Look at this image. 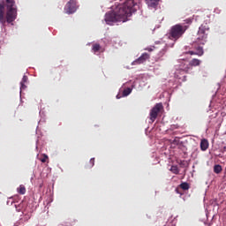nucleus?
Here are the masks:
<instances>
[{
    "mask_svg": "<svg viewBox=\"0 0 226 226\" xmlns=\"http://www.w3.org/2000/svg\"><path fill=\"white\" fill-rule=\"evenodd\" d=\"M182 190H190V185L186 182H184L180 185Z\"/></svg>",
    "mask_w": 226,
    "mask_h": 226,
    "instance_id": "nucleus-16",
    "label": "nucleus"
},
{
    "mask_svg": "<svg viewBox=\"0 0 226 226\" xmlns=\"http://www.w3.org/2000/svg\"><path fill=\"white\" fill-rule=\"evenodd\" d=\"M26 87H27L26 86V83L20 82V89H26Z\"/></svg>",
    "mask_w": 226,
    "mask_h": 226,
    "instance_id": "nucleus-21",
    "label": "nucleus"
},
{
    "mask_svg": "<svg viewBox=\"0 0 226 226\" xmlns=\"http://www.w3.org/2000/svg\"><path fill=\"white\" fill-rule=\"evenodd\" d=\"M92 50L94 52V54H96V52H100V50H102V46L98 43H94L92 46Z\"/></svg>",
    "mask_w": 226,
    "mask_h": 226,
    "instance_id": "nucleus-11",
    "label": "nucleus"
},
{
    "mask_svg": "<svg viewBox=\"0 0 226 226\" xmlns=\"http://www.w3.org/2000/svg\"><path fill=\"white\" fill-rule=\"evenodd\" d=\"M223 151H226V147H223Z\"/></svg>",
    "mask_w": 226,
    "mask_h": 226,
    "instance_id": "nucleus-25",
    "label": "nucleus"
},
{
    "mask_svg": "<svg viewBox=\"0 0 226 226\" xmlns=\"http://www.w3.org/2000/svg\"><path fill=\"white\" fill-rule=\"evenodd\" d=\"M132 94V88L127 87L123 91V96H128Z\"/></svg>",
    "mask_w": 226,
    "mask_h": 226,
    "instance_id": "nucleus-17",
    "label": "nucleus"
},
{
    "mask_svg": "<svg viewBox=\"0 0 226 226\" xmlns=\"http://www.w3.org/2000/svg\"><path fill=\"white\" fill-rule=\"evenodd\" d=\"M145 50H147L148 52H153L154 50V47L152 48H147Z\"/></svg>",
    "mask_w": 226,
    "mask_h": 226,
    "instance_id": "nucleus-22",
    "label": "nucleus"
},
{
    "mask_svg": "<svg viewBox=\"0 0 226 226\" xmlns=\"http://www.w3.org/2000/svg\"><path fill=\"white\" fill-rule=\"evenodd\" d=\"M27 80H28V78H27V76H23V78H22V80H21V83L22 84H26L27 83Z\"/></svg>",
    "mask_w": 226,
    "mask_h": 226,
    "instance_id": "nucleus-19",
    "label": "nucleus"
},
{
    "mask_svg": "<svg viewBox=\"0 0 226 226\" xmlns=\"http://www.w3.org/2000/svg\"><path fill=\"white\" fill-rule=\"evenodd\" d=\"M47 160H49V155L43 154L42 158H41L40 161L41 162V163H47Z\"/></svg>",
    "mask_w": 226,
    "mask_h": 226,
    "instance_id": "nucleus-18",
    "label": "nucleus"
},
{
    "mask_svg": "<svg viewBox=\"0 0 226 226\" xmlns=\"http://www.w3.org/2000/svg\"><path fill=\"white\" fill-rule=\"evenodd\" d=\"M17 191H18V193H19L20 195H25L26 194V186L19 185V187H18Z\"/></svg>",
    "mask_w": 226,
    "mask_h": 226,
    "instance_id": "nucleus-15",
    "label": "nucleus"
},
{
    "mask_svg": "<svg viewBox=\"0 0 226 226\" xmlns=\"http://www.w3.org/2000/svg\"><path fill=\"white\" fill-rule=\"evenodd\" d=\"M186 29H188L187 26H182L181 24H177L171 26L169 32L170 40H173L174 41L179 40L186 33Z\"/></svg>",
    "mask_w": 226,
    "mask_h": 226,
    "instance_id": "nucleus-4",
    "label": "nucleus"
},
{
    "mask_svg": "<svg viewBox=\"0 0 226 226\" xmlns=\"http://www.w3.org/2000/svg\"><path fill=\"white\" fill-rule=\"evenodd\" d=\"M222 165L216 164V165L214 166L215 174H220L222 172Z\"/></svg>",
    "mask_w": 226,
    "mask_h": 226,
    "instance_id": "nucleus-12",
    "label": "nucleus"
},
{
    "mask_svg": "<svg viewBox=\"0 0 226 226\" xmlns=\"http://www.w3.org/2000/svg\"><path fill=\"white\" fill-rule=\"evenodd\" d=\"M147 59H149V54L143 53L139 58L132 62V65L142 64L143 63H146Z\"/></svg>",
    "mask_w": 226,
    "mask_h": 226,
    "instance_id": "nucleus-7",
    "label": "nucleus"
},
{
    "mask_svg": "<svg viewBox=\"0 0 226 226\" xmlns=\"http://www.w3.org/2000/svg\"><path fill=\"white\" fill-rule=\"evenodd\" d=\"M64 11L68 15H72V13H75L77 11V3L74 0L69 1L64 6Z\"/></svg>",
    "mask_w": 226,
    "mask_h": 226,
    "instance_id": "nucleus-6",
    "label": "nucleus"
},
{
    "mask_svg": "<svg viewBox=\"0 0 226 226\" xmlns=\"http://www.w3.org/2000/svg\"><path fill=\"white\" fill-rule=\"evenodd\" d=\"M209 147V141L207 139H203L200 141V149L201 151H207V149Z\"/></svg>",
    "mask_w": 226,
    "mask_h": 226,
    "instance_id": "nucleus-9",
    "label": "nucleus"
},
{
    "mask_svg": "<svg viewBox=\"0 0 226 226\" xmlns=\"http://www.w3.org/2000/svg\"><path fill=\"white\" fill-rule=\"evenodd\" d=\"M179 69L182 72H185V73H188V72H190V70H192V66L190 65V63H186V62H182L179 65Z\"/></svg>",
    "mask_w": 226,
    "mask_h": 226,
    "instance_id": "nucleus-8",
    "label": "nucleus"
},
{
    "mask_svg": "<svg viewBox=\"0 0 226 226\" xmlns=\"http://www.w3.org/2000/svg\"><path fill=\"white\" fill-rule=\"evenodd\" d=\"M163 110V104L157 103L151 110H150V121L154 123L156 121V117H158V114Z\"/></svg>",
    "mask_w": 226,
    "mask_h": 226,
    "instance_id": "nucleus-5",
    "label": "nucleus"
},
{
    "mask_svg": "<svg viewBox=\"0 0 226 226\" xmlns=\"http://www.w3.org/2000/svg\"><path fill=\"white\" fill-rule=\"evenodd\" d=\"M209 28L206 27V26L201 25L198 31V37L194 43V49L196 51H188L187 54L190 56H199L200 57L204 56V48L200 45H206L207 41V34L206 33L208 31Z\"/></svg>",
    "mask_w": 226,
    "mask_h": 226,
    "instance_id": "nucleus-3",
    "label": "nucleus"
},
{
    "mask_svg": "<svg viewBox=\"0 0 226 226\" xmlns=\"http://www.w3.org/2000/svg\"><path fill=\"white\" fill-rule=\"evenodd\" d=\"M89 163H90V168L91 167H94V158H91L90 161H89Z\"/></svg>",
    "mask_w": 226,
    "mask_h": 226,
    "instance_id": "nucleus-20",
    "label": "nucleus"
},
{
    "mask_svg": "<svg viewBox=\"0 0 226 226\" xmlns=\"http://www.w3.org/2000/svg\"><path fill=\"white\" fill-rule=\"evenodd\" d=\"M170 172H172V174H179V168L176 165H172L171 168L170 169Z\"/></svg>",
    "mask_w": 226,
    "mask_h": 226,
    "instance_id": "nucleus-14",
    "label": "nucleus"
},
{
    "mask_svg": "<svg viewBox=\"0 0 226 226\" xmlns=\"http://www.w3.org/2000/svg\"><path fill=\"white\" fill-rule=\"evenodd\" d=\"M16 209H17V211H20V208H19L18 207H16Z\"/></svg>",
    "mask_w": 226,
    "mask_h": 226,
    "instance_id": "nucleus-23",
    "label": "nucleus"
},
{
    "mask_svg": "<svg viewBox=\"0 0 226 226\" xmlns=\"http://www.w3.org/2000/svg\"><path fill=\"white\" fill-rule=\"evenodd\" d=\"M148 6L151 8H156V6H158V0H149Z\"/></svg>",
    "mask_w": 226,
    "mask_h": 226,
    "instance_id": "nucleus-13",
    "label": "nucleus"
},
{
    "mask_svg": "<svg viewBox=\"0 0 226 226\" xmlns=\"http://www.w3.org/2000/svg\"><path fill=\"white\" fill-rule=\"evenodd\" d=\"M137 11V4L133 0H127L124 4L117 7L116 11H110L105 14V22L112 25L114 22H126L128 17H132V13Z\"/></svg>",
    "mask_w": 226,
    "mask_h": 226,
    "instance_id": "nucleus-1",
    "label": "nucleus"
},
{
    "mask_svg": "<svg viewBox=\"0 0 226 226\" xmlns=\"http://www.w3.org/2000/svg\"><path fill=\"white\" fill-rule=\"evenodd\" d=\"M200 63L201 61L200 59L193 58L189 62V64L192 68V66H200Z\"/></svg>",
    "mask_w": 226,
    "mask_h": 226,
    "instance_id": "nucleus-10",
    "label": "nucleus"
},
{
    "mask_svg": "<svg viewBox=\"0 0 226 226\" xmlns=\"http://www.w3.org/2000/svg\"><path fill=\"white\" fill-rule=\"evenodd\" d=\"M6 12L4 16V3H0V24L5 26L7 24H11L17 19V4L15 0H4Z\"/></svg>",
    "mask_w": 226,
    "mask_h": 226,
    "instance_id": "nucleus-2",
    "label": "nucleus"
},
{
    "mask_svg": "<svg viewBox=\"0 0 226 226\" xmlns=\"http://www.w3.org/2000/svg\"><path fill=\"white\" fill-rule=\"evenodd\" d=\"M117 98L119 99V98H121V96H119V94H117Z\"/></svg>",
    "mask_w": 226,
    "mask_h": 226,
    "instance_id": "nucleus-24",
    "label": "nucleus"
}]
</instances>
